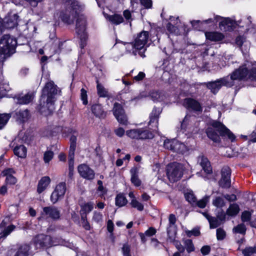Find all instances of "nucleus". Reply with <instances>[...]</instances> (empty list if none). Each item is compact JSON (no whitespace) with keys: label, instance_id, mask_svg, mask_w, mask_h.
<instances>
[{"label":"nucleus","instance_id":"obj_1","mask_svg":"<svg viewBox=\"0 0 256 256\" xmlns=\"http://www.w3.org/2000/svg\"><path fill=\"white\" fill-rule=\"evenodd\" d=\"M60 7L56 9L54 18L56 22L60 20L70 25L74 24L76 18V32L80 39V46L83 49L87 44L88 36L86 32V20L80 14L84 8V5L77 0H60Z\"/></svg>","mask_w":256,"mask_h":256},{"label":"nucleus","instance_id":"obj_2","mask_svg":"<svg viewBox=\"0 0 256 256\" xmlns=\"http://www.w3.org/2000/svg\"><path fill=\"white\" fill-rule=\"evenodd\" d=\"M256 80V62L246 61L238 68L230 76H227L207 84V87L216 94L222 86L230 87L236 80Z\"/></svg>","mask_w":256,"mask_h":256},{"label":"nucleus","instance_id":"obj_3","mask_svg":"<svg viewBox=\"0 0 256 256\" xmlns=\"http://www.w3.org/2000/svg\"><path fill=\"white\" fill-rule=\"evenodd\" d=\"M149 38L148 32L142 31L138 34L134 42H127L124 44L127 52L136 56L138 54L142 58H145L144 52L146 50V44Z\"/></svg>","mask_w":256,"mask_h":256},{"label":"nucleus","instance_id":"obj_4","mask_svg":"<svg viewBox=\"0 0 256 256\" xmlns=\"http://www.w3.org/2000/svg\"><path fill=\"white\" fill-rule=\"evenodd\" d=\"M216 130L222 136L227 137L231 142L234 140V135L224 124L220 122L212 120L210 124V126L206 130L208 138L215 142H220V138Z\"/></svg>","mask_w":256,"mask_h":256},{"label":"nucleus","instance_id":"obj_5","mask_svg":"<svg viewBox=\"0 0 256 256\" xmlns=\"http://www.w3.org/2000/svg\"><path fill=\"white\" fill-rule=\"evenodd\" d=\"M16 40L8 34H5L0 40V62H3L8 57L15 52Z\"/></svg>","mask_w":256,"mask_h":256},{"label":"nucleus","instance_id":"obj_6","mask_svg":"<svg viewBox=\"0 0 256 256\" xmlns=\"http://www.w3.org/2000/svg\"><path fill=\"white\" fill-rule=\"evenodd\" d=\"M220 22L219 26L220 28L224 31H230L233 29L234 25H238L240 27H244V24H241L242 20H238L236 22L233 21L229 18H224L218 16H215L214 17V20L212 18H208L205 20L206 23H210L212 22Z\"/></svg>","mask_w":256,"mask_h":256},{"label":"nucleus","instance_id":"obj_7","mask_svg":"<svg viewBox=\"0 0 256 256\" xmlns=\"http://www.w3.org/2000/svg\"><path fill=\"white\" fill-rule=\"evenodd\" d=\"M56 97H40V104L37 107L38 112L44 116L52 114L54 110Z\"/></svg>","mask_w":256,"mask_h":256},{"label":"nucleus","instance_id":"obj_8","mask_svg":"<svg viewBox=\"0 0 256 256\" xmlns=\"http://www.w3.org/2000/svg\"><path fill=\"white\" fill-rule=\"evenodd\" d=\"M184 166L182 164L173 162L168 165L167 168V176L172 182L179 180L183 174Z\"/></svg>","mask_w":256,"mask_h":256},{"label":"nucleus","instance_id":"obj_9","mask_svg":"<svg viewBox=\"0 0 256 256\" xmlns=\"http://www.w3.org/2000/svg\"><path fill=\"white\" fill-rule=\"evenodd\" d=\"M32 242L36 250L46 249L57 244L52 240V237L45 234H38L35 236Z\"/></svg>","mask_w":256,"mask_h":256},{"label":"nucleus","instance_id":"obj_10","mask_svg":"<svg viewBox=\"0 0 256 256\" xmlns=\"http://www.w3.org/2000/svg\"><path fill=\"white\" fill-rule=\"evenodd\" d=\"M126 134L129 138L136 140L152 139L154 137V134L152 132L143 128L127 130Z\"/></svg>","mask_w":256,"mask_h":256},{"label":"nucleus","instance_id":"obj_11","mask_svg":"<svg viewBox=\"0 0 256 256\" xmlns=\"http://www.w3.org/2000/svg\"><path fill=\"white\" fill-rule=\"evenodd\" d=\"M66 190L65 182H60L56 185L50 196V201L52 204H56L58 200L63 198Z\"/></svg>","mask_w":256,"mask_h":256},{"label":"nucleus","instance_id":"obj_12","mask_svg":"<svg viewBox=\"0 0 256 256\" xmlns=\"http://www.w3.org/2000/svg\"><path fill=\"white\" fill-rule=\"evenodd\" d=\"M113 114L118 122L123 125L128 124L127 116L121 104L115 102L112 110Z\"/></svg>","mask_w":256,"mask_h":256},{"label":"nucleus","instance_id":"obj_13","mask_svg":"<svg viewBox=\"0 0 256 256\" xmlns=\"http://www.w3.org/2000/svg\"><path fill=\"white\" fill-rule=\"evenodd\" d=\"M62 94L61 90L54 82H46L42 90V96H56Z\"/></svg>","mask_w":256,"mask_h":256},{"label":"nucleus","instance_id":"obj_14","mask_svg":"<svg viewBox=\"0 0 256 256\" xmlns=\"http://www.w3.org/2000/svg\"><path fill=\"white\" fill-rule=\"evenodd\" d=\"M176 218L174 214H170L168 217V225L167 228V234L168 238L171 240H174L176 238Z\"/></svg>","mask_w":256,"mask_h":256},{"label":"nucleus","instance_id":"obj_15","mask_svg":"<svg viewBox=\"0 0 256 256\" xmlns=\"http://www.w3.org/2000/svg\"><path fill=\"white\" fill-rule=\"evenodd\" d=\"M78 172L82 178L88 180H92L94 178L95 173L93 170L86 164H81L78 168Z\"/></svg>","mask_w":256,"mask_h":256},{"label":"nucleus","instance_id":"obj_16","mask_svg":"<svg viewBox=\"0 0 256 256\" xmlns=\"http://www.w3.org/2000/svg\"><path fill=\"white\" fill-rule=\"evenodd\" d=\"M42 216L52 220H58L60 217V211L54 206L44 207L42 212Z\"/></svg>","mask_w":256,"mask_h":256},{"label":"nucleus","instance_id":"obj_17","mask_svg":"<svg viewBox=\"0 0 256 256\" xmlns=\"http://www.w3.org/2000/svg\"><path fill=\"white\" fill-rule=\"evenodd\" d=\"M30 254V245L24 244L20 246L17 250H10L8 256H28Z\"/></svg>","mask_w":256,"mask_h":256},{"label":"nucleus","instance_id":"obj_18","mask_svg":"<svg viewBox=\"0 0 256 256\" xmlns=\"http://www.w3.org/2000/svg\"><path fill=\"white\" fill-rule=\"evenodd\" d=\"M182 105L188 109H191L196 112H202V107L198 102L192 98L184 100Z\"/></svg>","mask_w":256,"mask_h":256},{"label":"nucleus","instance_id":"obj_19","mask_svg":"<svg viewBox=\"0 0 256 256\" xmlns=\"http://www.w3.org/2000/svg\"><path fill=\"white\" fill-rule=\"evenodd\" d=\"M161 112L162 110L160 108L154 107L150 115L149 124H154V126H154V128L153 129L154 130H156L158 128V119Z\"/></svg>","mask_w":256,"mask_h":256},{"label":"nucleus","instance_id":"obj_20","mask_svg":"<svg viewBox=\"0 0 256 256\" xmlns=\"http://www.w3.org/2000/svg\"><path fill=\"white\" fill-rule=\"evenodd\" d=\"M16 228L13 224L8 225V222L4 220L0 224V236L2 237H6L9 235Z\"/></svg>","mask_w":256,"mask_h":256},{"label":"nucleus","instance_id":"obj_21","mask_svg":"<svg viewBox=\"0 0 256 256\" xmlns=\"http://www.w3.org/2000/svg\"><path fill=\"white\" fill-rule=\"evenodd\" d=\"M18 16L14 14L11 16L6 17L2 20L4 30L5 28H12L18 24Z\"/></svg>","mask_w":256,"mask_h":256},{"label":"nucleus","instance_id":"obj_22","mask_svg":"<svg viewBox=\"0 0 256 256\" xmlns=\"http://www.w3.org/2000/svg\"><path fill=\"white\" fill-rule=\"evenodd\" d=\"M198 162L206 173L208 174L212 173V168L210 162L206 157L204 156H198Z\"/></svg>","mask_w":256,"mask_h":256},{"label":"nucleus","instance_id":"obj_23","mask_svg":"<svg viewBox=\"0 0 256 256\" xmlns=\"http://www.w3.org/2000/svg\"><path fill=\"white\" fill-rule=\"evenodd\" d=\"M51 180L48 176L42 177L39 180L37 187V192L38 194L43 192L50 183Z\"/></svg>","mask_w":256,"mask_h":256},{"label":"nucleus","instance_id":"obj_24","mask_svg":"<svg viewBox=\"0 0 256 256\" xmlns=\"http://www.w3.org/2000/svg\"><path fill=\"white\" fill-rule=\"evenodd\" d=\"M14 172L12 168H7L2 172L3 176H6V182L7 184H14L16 182V178L12 175Z\"/></svg>","mask_w":256,"mask_h":256},{"label":"nucleus","instance_id":"obj_25","mask_svg":"<svg viewBox=\"0 0 256 256\" xmlns=\"http://www.w3.org/2000/svg\"><path fill=\"white\" fill-rule=\"evenodd\" d=\"M240 208L236 203L230 204L226 210V214L230 217H235L240 212Z\"/></svg>","mask_w":256,"mask_h":256},{"label":"nucleus","instance_id":"obj_26","mask_svg":"<svg viewBox=\"0 0 256 256\" xmlns=\"http://www.w3.org/2000/svg\"><path fill=\"white\" fill-rule=\"evenodd\" d=\"M92 111L94 116L99 118H104L106 113L99 104H94L92 106Z\"/></svg>","mask_w":256,"mask_h":256},{"label":"nucleus","instance_id":"obj_27","mask_svg":"<svg viewBox=\"0 0 256 256\" xmlns=\"http://www.w3.org/2000/svg\"><path fill=\"white\" fill-rule=\"evenodd\" d=\"M205 36L206 39L214 42L220 41L224 38L222 33L214 32H206Z\"/></svg>","mask_w":256,"mask_h":256},{"label":"nucleus","instance_id":"obj_28","mask_svg":"<svg viewBox=\"0 0 256 256\" xmlns=\"http://www.w3.org/2000/svg\"><path fill=\"white\" fill-rule=\"evenodd\" d=\"M28 115L29 113L28 110H19L18 112H16L13 114V116L18 121L20 122H24L28 119Z\"/></svg>","mask_w":256,"mask_h":256},{"label":"nucleus","instance_id":"obj_29","mask_svg":"<svg viewBox=\"0 0 256 256\" xmlns=\"http://www.w3.org/2000/svg\"><path fill=\"white\" fill-rule=\"evenodd\" d=\"M106 18L112 24L118 25L124 22L122 16L118 14H114L113 15H107Z\"/></svg>","mask_w":256,"mask_h":256},{"label":"nucleus","instance_id":"obj_30","mask_svg":"<svg viewBox=\"0 0 256 256\" xmlns=\"http://www.w3.org/2000/svg\"><path fill=\"white\" fill-rule=\"evenodd\" d=\"M14 154L18 157L24 158L26 156V148L23 145L16 146L14 150Z\"/></svg>","mask_w":256,"mask_h":256},{"label":"nucleus","instance_id":"obj_31","mask_svg":"<svg viewBox=\"0 0 256 256\" xmlns=\"http://www.w3.org/2000/svg\"><path fill=\"white\" fill-rule=\"evenodd\" d=\"M224 196H215L214 197L212 201V204L218 208H222L226 206V202L224 200Z\"/></svg>","mask_w":256,"mask_h":256},{"label":"nucleus","instance_id":"obj_32","mask_svg":"<svg viewBox=\"0 0 256 256\" xmlns=\"http://www.w3.org/2000/svg\"><path fill=\"white\" fill-rule=\"evenodd\" d=\"M131 182L136 186H139L141 184V180L138 177L137 170L136 168H132L130 170Z\"/></svg>","mask_w":256,"mask_h":256},{"label":"nucleus","instance_id":"obj_33","mask_svg":"<svg viewBox=\"0 0 256 256\" xmlns=\"http://www.w3.org/2000/svg\"><path fill=\"white\" fill-rule=\"evenodd\" d=\"M128 202L127 199L122 194H117L115 198L116 205L118 207L124 206Z\"/></svg>","mask_w":256,"mask_h":256},{"label":"nucleus","instance_id":"obj_34","mask_svg":"<svg viewBox=\"0 0 256 256\" xmlns=\"http://www.w3.org/2000/svg\"><path fill=\"white\" fill-rule=\"evenodd\" d=\"M251 18L250 16H248L246 18H245L244 22L246 24V28L248 32L255 34L256 33V26L252 24Z\"/></svg>","mask_w":256,"mask_h":256},{"label":"nucleus","instance_id":"obj_35","mask_svg":"<svg viewBox=\"0 0 256 256\" xmlns=\"http://www.w3.org/2000/svg\"><path fill=\"white\" fill-rule=\"evenodd\" d=\"M172 151L178 153H184L186 150V148L185 144L180 142L176 140L175 144L174 146Z\"/></svg>","mask_w":256,"mask_h":256},{"label":"nucleus","instance_id":"obj_36","mask_svg":"<svg viewBox=\"0 0 256 256\" xmlns=\"http://www.w3.org/2000/svg\"><path fill=\"white\" fill-rule=\"evenodd\" d=\"M196 118L190 116L186 115L184 117L183 121L181 124L182 128L183 129H186L188 128L192 124V121H194Z\"/></svg>","mask_w":256,"mask_h":256},{"label":"nucleus","instance_id":"obj_37","mask_svg":"<svg viewBox=\"0 0 256 256\" xmlns=\"http://www.w3.org/2000/svg\"><path fill=\"white\" fill-rule=\"evenodd\" d=\"M12 116V114L10 113L0 114V130L5 126Z\"/></svg>","mask_w":256,"mask_h":256},{"label":"nucleus","instance_id":"obj_38","mask_svg":"<svg viewBox=\"0 0 256 256\" xmlns=\"http://www.w3.org/2000/svg\"><path fill=\"white\" fill-rule=\"evenodd\" d=\"M182 242L184 246V250L186 249L188 253H190L194 250L195 248L191 240L184 239Z\"/></svg>","mask_w":256,"mask_h":256},{"label":"nucleus","instance_id":"obj_39","mask_svg":"<svg viewBox=\"0 0 256 256\" xmlns=\"http://www.w3.org/2000/svg\"><path fill=\"white\" fill-rule=\"evenodd\" d=\"M62 45L63 42H62L58 39H56L52 44V54L60 52Z\"/></svg>","mask_w":256,"mask_h":256},{"label":"nucleus","instance_id":"obj_40","mask_svg":"<svg viewBox=\"0 0 256 256\" xmlns=\"http://www.w3.org/2000/svg\"><path fill=\"white\" fill-rule=\"evenodd\" d=\"M210 196H205L202 199L198 201L196 200V204H193V206H198L200 208H203L206 207V204L210 200Z\"/></svg>","mask_w":256,"mask_h":256},{"label":"nucleus","instance_id":"obj_41","mask_svg":"<svg viewBox=\"0 0 256 256\" xmlns=\"http://www.w3.org/2000/svg\"><path fill=\"white\" fill-rule=\"evenodd\" d=\"M14 102L20 104H26L30 102L33 97H14Z\"/></svg>","mask_w":256,"mask_h":256},{"label":"nucleus","instance_id":"obj_42","mask_svg":"<svg viewBox=\"0 0 256 256\" xmlns=\"http://www.w3.org/2000/svg\"><path fill=\"white\" fill-rule=\"evenodd\" d=\"M184 196L186 200L192 206L196 204V200L192 191L189 190L184 194Z\"/></svg>","mask_w":256,"mask_h":256},{"label":"nucleus","instance_id":"obj_43","mask_svg":"<svg viewBox=\"0 0 256 256\" xmlns=\"http://www.w3.org/2000/svg\"><path fill=\"white\" fill-rule=\"evenodd\" d=\"M96 88L98 94L99 96H108V92L107 89H106L102 84H100L98 82V80H96Z\"/></svg>","mask_w":256,"mask_h":256},{"label":"nucleus","instance_id":"obj_44","mask_svg":"<svg viewBox=\"0 0 256 256\" xmlns=\"http://www.w3.org/2000/svg\"><path fill=\"white\" fill-rule=\"evenodd\" d=\"M219 185L222 188H229L231 185V181L230 178L222 177L221 179L219 182Z\"/></svg>","mask_w":256,"mask_h":256},{"label":"nucleus","instance_id":"obj_45","mask_svg":"<svg viewBox=\"0 0 256 256\" xmlns=\"http://www.w3.org/2000/svg\"><path fill=\"white\" fill-rule=\"evenodd\" d=\"M246 226L244 224H240L234 226L232 231L234 233L236 234H245L246 232Z\"/></svg>","mask_w":256,"mask_h":256},{"label":"nucleus","instance_id":"obj_46","mask_svg":"<svg viewBox=\"0 0 256 256\" xmlns=\"http://www.w3.org/2000/svg\"><path fill=\"white\" fill-rule=\"evenodd\" d=\"M176 141V139H166L164 142V146L165 148L172 151V149H174L173 147L174 144H175Z\"/></svg>","mask_w":256,"mask_h":256},{"label":"nucleus","instance_id":"obj_47","mask_svg":"<svg viewBox=\"0 0 256 256\" xmlns=\"http://www.w3.org/2000/svg\"><path fill=\"white\" fill-rule=\"evenodd\" d=\"M94 205V204L93 202H88L82 206V210L86 214L89 213L93 210Z\"/></svg>","mask_w":256,"mask_h":256},{"label":"nucleus","instance_id":"obj_48","mask_svg":"<svg viewBox=\"0 0 256 256\" xmlns=\"http://www.w3.org/2000/svg\"><path fill=\"white\" fill-rule=\"evenodd\" d=\"M130 204L132 208H136L139 211H142L144 208V205L136 199L132 200Z\"/></svg>","mask_w":256,"mask_h":256},{"label":"nucleus","instance_id":"obj_49","mask_svg":"<svg viewBox=\"0 0 256 256\" xmlns=\"http://www.w3.org/2000/svg\"><path fill=\"white\" fill-rule=\"evenodd\" d=\"M242 253L244 256H250L256 253V247H247L242 250Z\"/></svg>","mask_w":256,"mask_h":256},{"label":"nucleus","instance_id":"obj_50","mask_svg":"<svg viewBox=\"0 0 256 256\" xmlns=\"http://www.w3.org/2000/svg\"><path fill=\"white\" fill-rule=\"evenodd\" d=\"M208 222L210 223V228H217L220 224V220L218 218L214 217L210 218Z\"/></svg>","mask_w":256,"mask_h":256},{"label":"nucleus","instance_id":"obj_51","mask_svg":"<svg viewBox=\"0 0 256 256\" xmlns=\"http://www.w3.org/2000/svg\"><path fill=\"white\" fill-rule=\"evenodd\" d=\"M166 28L168 31L170 32V33H172L176 35H178L180 34V32L178 28V26H174L170 22L168 24Z\"/></svg>","mask_w":256,"mask_h":256},{"label":"nucleus","instance_id":"obj_52","mask_svg":"<svg viewBox=\"0 0 256 256\" xmlns=\"http://www.w3.org/2000/svg\"><path fill=\"white\" fill-rule=\"evenodd\" d=\"M251 218V213L247 210H244L242 214L241 220L242 222H247L250 220Z\"/></svg>","mask_w":256,"mask_h":256},{"label":"nucleus","instance_id":"obj_53","mask_svg":"<svg viewBox=\"0 0 256 256\" xmlns=\"http://www.w3.org/2000/svg\"><path fill=\"white\" fill-rule=\"evenodd\" d=\"M226 236V232L222 228H218L216 230V238L218 240H224Z\"/></svg>","mask_w":256,"mask_h":256},{"label":"nucleus","instance_id":"obj_54","mask_svg":"<svg viewBox=\"0 0 256 256\" xmlns=\"http://www.w3.org/2000/svg\"><path fill=\"white\" fill-rule=\"evenodd\" d=\"M54 153L52 151H46L44 154V160L46 163H48L53 158Z\"/></svg>","mask_w":256,"mask_h":256},{"label":"nucleus","instance_id":"obj_55","mask_svg":"<svg viewBox=\"0 0 256 256\" xmlns=\"http://www.w3.org/2000/svg\"><path fill=\"white\" fill-rule=\"evenodd\" d=\"M168 240L170 242H174L176 248V249L180 252H184V246L180 244V242L179 241L176 240V238L174 240H171L169 238Z\"/></svg>","mask_w":256,"mask_h":256},{"label":"nucleus","instance_id":"obj_56","mask_svg":"<svg viewBox=\"0 0 256 256\" xmlns=\"http://www.w3.org/2000/svg\"><path fill=\"white\" fill-rule=\"evenodd\" d=\"M231 174L230 169L228 166H224L222 170V177L230 178Z\"/></svg>","mask_w":256,"mask_h":256},{"label":"nucleus","instance_id":"obj_57","mask_svg":"<svg viewBox=\"0 0 256 256\" xmlns=\"http://www.w3.org/2000/svg\"><path fill=\"white\" fill-rule=\"evenodd\" d=\"M102 215L100 212H94L92 220L96 222H99L102 220Z\"/></svg>","mask_w":256,"mask_h":256},{"label":"nucleus","instance_id":"obj_58","mask_svg":"<svg viewBox=\"0 0 256 256\" xmlns=\"http://www.w3.org/2000/svg\"><path fill=\"white\" fill-rule=\"evenodd\" d=\"M124 256H130V248L127 244H124L122 248Z\"/></svg>","mask_w":256,"mask_h":256},{"label":"nucleus","instance_id":"obj_59","mask_svg":"<svg viewBox=\"0 0 256 256\" xmlns=\"http://www.w3.org/2000/svg\"><path fill=\"white\" fill-rule=\"evenodd\" d=\"M141 4L146 8H151L152 6V0H140Z\"/></svg>","mask_w":256,"mask_h":256},{"label":"nucleus","instance_id":"obj_60","mask_svg":"<svg viewBox=\"0 0 256 256\" xmlns=\"http://www.w3.org/2000/svg\"><path fill=\"white\" fill-rule=\"evenodd\" d=\"M114 134L118 137H122L125 132L124 130L121 127L116 128L114 130Z\"/></svg>","mask_w":256,"mask_h":256},{"label":"nucleus","instance_id":"obj_61","mask_svg":"<svg viewBox=\"0 0 256 256\" xmlns=\"http://www.w3.org/2000/svg\"><path fill=\"white\" fill-rule=\"evenodd\" d=\"M224 198H226L227 200H228L230 202H234V201L236 200H237V197H236V195H235L234 194H226V195L224 196Z\"/></svg>","mask_w":256,"mask_h":256},{"label":"nucleus","instance_id":"obj_62","mask_svg":"<svg viewBox=\"0 0 256 256\" xmlns=\"http://www.w3.org/2000/svg\"><path fill=\"white\" fill-rule=\"evenodd\" d=\"M187 236L189 237L192 236H198L200 234V232L198 229H194L192 230L186 232Z\"/></svg>","mask_w":256,"mask_h":256},{"label":"nucleus","instance_id":"obj_63","mask_svg":"<svg viewBox=\"0 0 256 256\" xmlns=\"http://www.w3.org/2000/svg\"><path fill=\"white\" fill-rule=\"evenodd\" d=\"M123 15L126 20L128 22H130L132 20V14L128 10H125L123 12Z\"/></svg>","mask_w":256,"mask_h":256},{"label":"nucleus","instance_id":"obj_64","mask_svg":"<svg viewBox=\"0 0 256 256\" xmlns=\"http://www.w3.org/2000/svg\"><path fill=\"white\" fill-rule=\"evenodd\" d=\"M156 232V230L153 228H149L144 232V234L147 236H151L154 235Z\"/></svg>","mask_w":256,"mask_h":256}]
</instances>
